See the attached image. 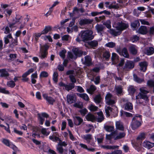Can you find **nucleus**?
<instances>
[{"label":"nucleus","mask_w":154,"mask_h":154,"mask_svg":"<svg viewBox=\"0 0 154 154\" xmlns=\"http://www.w3.org/2000/svg\"><path fill=\"white\" fill-rule=\"evenodd\" d=\"M113 26L116 28L118 31L111 29H110L109 32L112 35L114 36H117L120 35L123 30L127 28L128 25L127 23L121 22L113 24Z\"/></svg>","instance_id":"f257e3e1"},{"label":"nucleus","mask_w":154,"mask_h":154,"mask_svg":"<svg viewBox=\"0 0 154 154\" xmlns=\"http://www.w3.org/2000/svg\"><path fill=\"white\" fill-rule=\"evenodd\" d=\"M29 20V18L28 17L24 19H23L21 16L17 15L15 19L13 20V22L9 24V26L10 28H11L15 24L18 23H21V25L20 26V28H23L25 25L26 22L28 21Z\"/></svg>","instance_id":"f03ea898"},{"label":"nucleus","mask_w":154,"mask_h":154,"mask_svg":"<svg viewBox=\"0 0 154 154\" xmlns=\"http://www.w3.org/2000/svg\"><path fill=\"white\" fill-rule=\"evenodd\" d=\"M142 120V116L140 115H138L133 117L131 123V127L133 130L137 129L141 125Z\"/></svg>","instance_id":"7ed1b4c3"},{"label":"nucleus","mask_w":154,"mask_h":154,"mask_svg":"<svg viewBox=\"0 0 154 154\" xmlns=\"http://www.w3.org/2000/svg\"><path fill=\"white\" fill-rule=\"evenodd\" d=\"M93 32L89 30L85 31H82L79 35V36L80 37L83 41H87L92 39L94 38L92 35Z\"/></svg>","instance_id":"20e7f679"},{"label":"nucleus","mask_w":154,"mask_h":154,"mask_svg":"<svg viewBox=\"0 0 154 154\" xmlns=\"http://www.w3.org/2000/svg\"><path fill=\"white\" fill-rule=\"evenodd\" d=\"M117 52L121 56L125 58H128L129 57V54L127 49L124 48L122 50L120 48H117L116 49Z\"/></svg>","instance_id":"39448f33"},{"label":"nucleus","mask_w":154,"mask_h":154,"mask_svg":"<svg viewBox=\"0 0 154 154\" xmlns=\"http://www.w3.org/2000/svg\"><path fill=\"white\" fill-rule=\"evenodd\" d=\"M42 96L44 99L50 104L53 105L54 103L55 102V99L51 96H48V94H43Z\"/></svg>","instance_id":"423d86ee"},{"label":"nucleus","mask_w":154,"mask_h":154,"mask_svg":"<svg viewBox=\"0 0 154 154\" xmlns=\"http://www.w3.org/2000/svg\"><path fill=\"white\" fill-rule=\"evenodd\" d=\"M49 48V46L47 45H45L41 47V57L43 58L47 57V50Z\"/></svg>","instance_id":"0eeeda50"},{"label":"nucleus","mask_w":154,"mask_h":154,"mask_svg":"<svg viewBox=\"0 0 154 154\" xmlns=\"http://www.w3.org/2000/svg\"><path fill=\"white\" fill-rule=\"evenodd\" d=\"M148 65V63L146 61L141 62L139 64L140 70L143 72H145L146 70Z\"/></svg>","instance_id":"6e6552de"},{"label":"nucleus","mask_w":154,"mask_h":154,"mask_svg":"<svg viewBox=\"0 0 154 154\" xmlns=\"http://www.w3.org/2000/svg\"><path fill=\"white\" fill-rule=\"evenodd\" d=\"M73 122L74 124L76 126L80 125L83 122V119L79 116L73 117Z\"/></svg>","instance_id":"1a4fd4ad"},{"label":"nucleus","mask_w":154,"mask_h":154,"mask_svg":"<svg viewBox=\"0 0 154 154\" xmlns=\"http://www.w3.org/2000/svg\"><path fill=\"white\" fill-rule=\"evenodd\" d=\"M109 4V2H106L105 3L106 6V7H108L109 9H117L119 7V5L118 4H116V2H113L111 5L108 6Z\"/></svg>","instance_id":"9d476101"},{"label":"nucleus","mask_w":154,"mask_h":154,"mask_svg":"<svg viewBox=\"0 0 154 154\" xmlns=\"http://www.w3.org/2000/svg\"><path fill=\"white\" fill-rule=\"evenodd\" d=\"M124 109L130 112L133 109V105L130 102H127L124 105Z\"/></svg>","instance_id":"9b49d317"},{"label":"nucleus","mask_w":154,"mask_h":154,"mask_svg":"<svg viewBox=\"0 0 154 154\" xmlns=\"http://www.w3.org/2000/svg\"><path fill=\"white\" fill-rule=\"evenodd\" d=\"M140 26V23L138 20H135L131 24V28L133 30H137Z\"/></svg>","instance_id":"f8f14e48"},{"label":"nucleus","mask_w":154,"mask_h":154,"mask_svg":"<svg viewBox=\"0 0 154 154\" xmlns=\"http://www.w3.org/2000/svg\"><path fill=\"white\" fill-rule=\"evenodd\" d=\"M134 66V63L131 61H127L125 64V68L128 69H132Z\"/></svg>","instance_id":"ddd939ff"},{"label":"nucleus","mask_w":154,"mask_h":154,"mask_svg":"<svg viewBox=\"0 0 154 154\" xmlns=\"http://www.w3.org/2000/svg\"><path fill=\"white\" fill-rule=\"evenodd\" d=\"M143 144L144 147L148 149H150L154 146V143H151L149 141H144Z\"/></svg>","instance_id":"4468645a"},{"label":"nucleus","mask_w":154,"mask_h":154,"mask_svg":"<svg viewBox=\"0 0 154 154\" xmlns=\"http://www.w3.org/2000/svg\"><path fill=\"white\" fill-rule=\"evenodd\" d=\"M87 120L88 121L94 122L96 119V117L93 114L88 113L86 116Z\"/></svg>","instance_id":"2eb2a0df"},{"label":"nucleus","mask_w":154,"mask_h":154,"mask_svg":"<svg viewBox=\"0 0 154 154\" xmlns=\"http://www.w3.org/2000/svg\"><path fill=\"white\" fill-rule=\"evenodd\" d=\"M97 115L98 116V117H96V119L95 121H97L98 122H101L103 121L104 119L103 115V113L102 112L100 111V112H98L97 113Z\"/></svg>","instance_id":"dca6fc26"},{"label":"nucleus","mask_w":154,"mask_h":154,"mask_svg":"<svg viewBox=\"0 0 154 154\" xmlns=\"http://www.w3.org/2000/svg\"><path fill=\"white\" fill-rule=\"evenodd\" d=\"M144 52L147 55H151L154 53V48L152 47L146 48L144 50Z\"/></svg>","instance_id":"f3484780"},{"label":"nucleus","mask_w":154,"mask_h":154,"mask_svg":"<svg viewBox=\"0 0 154 154\" xmlns=\"http://www.w3.org/2000/svg\"><path fill=\"white\" fill-rule=\"evenodd\" d=\"M72 51L77 57H80L83 54L82 51L77 48H73Z\"/></svg>","instance_id":"a211bd4d"},{"label":"nucleus","mask_w":154,"mask_h":154,"mask_svg":"<svg viewBox=\"0 0 154 154\" xmlns=\"http://www.w3.org/2000/svg\"><path fill=\"white\" fill-rule=\"evenodd\" d=\"M113 109L109 106H108L105 108V111L107 117H109L110 114L112 113Z\"/></svg>","instance_id":"6ab92c4d"},{"label":"nucleus","mask_w":154,"mask_h":154,"mask_svg":"<svg viewBox=\"0 0 154 154\" xmlns=\"http://www.w3.org/2000/svg\"><path fill=\"white\" fill-rule=\"evenodd\" d=\"M0 72L1 77H7L9 76V74L8 72L6 71L5 69H0Z\"/></svg>","instance_id":"aec40b11"},{"label":"nucleus","mask_w":154,"mask_h":154,"mask_svg":"<svg viewBox=\"0 0 154 154\" xmlns=\"http://www.w3.org/2000/svg\"><path fill=\"white\" fill-rule=\"evenodd\" d=\"M136 98L137 100L139 98L142 99L146 101L148 100V98L146 94H142L141 93H139L136 96Z\"/></svg>","instance_id":"412c9836"},{"label":"nucleus","mask_w":154,"mask_h":154,"mask_svg":"<svg viewBox=\"0 0 154 154\" xmlns=\"http://www.w3.org/2000/svg\"><path fill=\"white\" fill-rule=\"evenodd\" d=\"M120 115L122 117L125 116L127 117H133V114L121 110L120 112Z\"/></svg>","instance_id":"4be33fe9"},{"label":"nucleus","mask_w":154,"mask_h":154,"mask_svg":"<svg viewBox=\"0 0 154 154\" xmlns=\"http://www.w3.org/2000/svg\"><path fill=\"white\" fill-rule=\"evenodd\" d=\"M96 87L94 85H92L90 86L89 88L87 89V91L88 93L92 94L96 90Z\"/></svg>","instance_id":"5701e85b"},{"label":"nucleus","mask_w":154,"mask_h":154,"mask_svg":"<svg viewBox=\"0 0 154 154\" xmlns=\"http://www.w3.org/2000/svg\"><path fill=\"white\" fill-rule=\"evenodd\" d=\"M148 30L146 26H141L139 28L138 32L139 33L144 34H146Z\"/></svg>","instance_id":"b1692460"},{"label":"nucleus","mask_w":154,"mask_h":154,"mask_svg":"<svg viewBox=\"0 0 154 154\" xmlns=\"http://www.w3.org/2000/svg\"><path fill=\"white\" fill-rule=\"evenodd\" d=\"M92 20L90 19H81L79 22V24L81 25L91 23Z\"/></svg>","instance_id":"393cba45"},{"label":"nucleus","mask_w":154,"mask_h":154,"mask_svg":"<svg viewBox=\"0 0 154 154\" xmlns=\"http://www.w3.org/2000/svg\"><path fill=\"white\" fill-rule=\"evenodd\" d=\"M18 45L17 38L16 37L15 39L12 38L9 45V46L11 48H13L14 46Z\"/></svg>","instance_id":"a878e982"},{"label":"nucleus","mask_w":154,"mask_h":154,"mask_svg":"<svg viewBox=\"0 0 154 154\" xmlns=\"http://www.w3.org/2000/svg\"><path fill=\"white\" fill-rule=\"evenodd\" d=\"M75 20L74 18H73L71 22L69 24V27L67 28V31L69 33L71 32L72 31V27L74 25Z\"/></svg>","instance_id":"bb28decb"},{"label":"nucleus","mask_w":154,"mask_h":154,"mask_svg":"<svg viewBox=\"0 0 154 154\" xmlns=\"http://www.w3.org/2000/svg\"><path fill=\"white\" fill-rule=\"evenodd\" d=\"M102 100V97L100 94H99L96 95L94 97V102L97 104L100 103Z\"/></svg>","instance_id":"cd10ccee"},{"label":"nucleus","mask_w":154,"mask_h":154,"mask_svg":"<svg viewBox=\"0 0 154 154\" xmlns=\"http://www.w3.org/2000/svg\"><path fill=\"white\" fill-rule=\"evenodd\" d=\"M67 97V101L70 102L71 103H74L76 101V99L74 97L73 95H68Z\"/></svg>","instance_id":"c85d7f7f"},{"label":"nucleus","mask_w":154,"mask_h":154,"mask_svg":"<svg viewBox=\"0 0 154 154\" xmlns=\"http://www.w3.org/2000/svg\"><path fill=\"white\" fill-rule=\"evenodd\" d=\"M145 134L144 133H141L137 138V140L139 142H142V141L145 138Z\"/></svg>","instance_id":"c756f323"},{"label":"nucleus","mask_w":154,"mask_h":154,"mask_svg":"<svg viewBox=\"0 0 154 154\" xmlns=\"http://www.w3.org/2000/svg\"><path fill=\"white\" fill-rule=\"evenodd\" d=\"M75 85L73 83H69L68 85H66L65 87V89L69 91L70 90L74 88L75 87Z\"/></svg>","instance_id":"7c9ffc66"},{"label":"nucleus","mask_w":154,"mask_h":154,"mask_svg":"<svg viewBox=\"0 0 154 154\" xmlns=\"http://www.w3.org/2000/svg\"><path fill=\"white\" fill-rule=\"evenodd\" d=\"M129 50L131 54H136L137 52V48L134 45H132L130 47Z\"/></svg>","instance_id":"2f4dec72"},{"label":"nucleus","mask_w":154,"mask_h":154,"mask_svg":"<svg viewBox=\"0 0 154 154\" xmlns=\"http://www.w3.org/2000/svg\"><path fill=\"white\" fill-rule=\"evenodd\" d=\"M77 94L78 96L83 99L85 100L88 101L89 100V98L87 94L85 93H77Z\"/></svg>","instance_id":"473e14b6"},{"label":"nucleus","mask_w":154,"mask_h":154,"mask_svg":"<svg viewBox=\"0 0 154 154\" xmlns=\"http://www.w3.org/2000/svg\"><path fill=\"white\" fill-rule=\"evenodd\" d=\"M95 28L98 33H100L102 31L104 27L102 25L97 24L95 27Z\"/></svg>","instance_id":"72a5a7b5"},{"label":"nucleus","mask_w":154,"mask_h":154,"mask_svg":"<svg viewBox=\"0 0 154 154\" xmlns=\"http://www.w3.org/2000/svg\"><path fill=\"white\" fill-rule=\"evenodd\" d=\"M116 128L118 130L123 131L124 129V127L122 125L120 124L119 122H117L116 124Z\"/></svg>","instance_id":"f704fd0d"},{"label":"nucleus","mask_w":154,"mask_h":154,"mask_svg":"<svg viewBox=\"0 0 154 154\" xmlns=\"http://www.w3.org/2000/svg\"><path fill=\"white\" fill-rule=\"evenodd\" d=\"M89 45L92 48H94V47L97 46L98 45V42L97 41L94 40L89 43Z\"/></svg>","instance_id":"c9c22d12"},{"label":"nucleus","mask_w":154,"mask_h":154,"mask_svg":"<svg viewBox=\"0 0 154 154\" xmlns=\"http://www.w3.org/2000/svg\"><path fill=\"white\" fill-rule=\"evenodd\" d=\"M51 30V26H45V29L41 31L42 34H46L50 31Z\"/></svg>","instance_id":"e433bc0d"},{"label":"nucleus","mask_w":154,"mask_h":154,"mask_svg":"<svg viewBox=\"0 0 154 154\" xmlns=\"http://www.w3.org/2000/svg\"><path fill=\"white\" fill-rule=\"evenodd\" d=\"M85 61L84 64L88 66H89L92 64V58H85Z\"/></svg>","instance_id":"4c0bfd02"},{"label":"nucleus","mask_w":154,"mask_h":154,"mask_svg":"<svg viewBox=\"0 0 154 154\" xmlns=\"http://www.w3.org/2000/svg\"><path fill=\"white\" fill-rule=\"evenodd\" d=\"M15 82L13 80H11L7 82V85L9 87L11 88H14L15 85Z\"/></svg>","instance_id":"58836bf2"},{"label":"nucleus","mask_w":154,"mask_h":154,"mask_svg":"<svg viewBox=\"0 0 154 154\" xmlns=\"http://www.w3.org/2000/svg\"><path fill=\"white\" fill-rule=\"evenodd\" d=\"M104 128L107 131L110 132L113 130L114 127L113 126L107 125L104 127Z\"/></svg>","instance_id":"ea45409f"},{"label":"nucleus","mask_w":154,"mask_h":154,"mask_svg":"<svg viewBox=\"0 0 154 154\" xmlns=\"http://www.w3.org/2000/svg\"><path fill=\"white\" fill-rule=\"evenodd\" d=\"M58 74L57 72H54L53 75V81L56 83L58 81Z\"/></svg>","instance_id":"a19ab883"},{"label":"nucleus","mask_w":154,"mask_h":154,"mask_svg":"<svg viewBox=\"0 0 154 154\" xmlns=\"http://www.w3.org/2000/svg\"><path fill=\"white\" fill-rule=\"evenodd\" d=\"M99 137L97 138L98 143H100L103 142L104 139L103 136L101 134H100L97 136Z\"/></svg>","instance_id":"79ce46f5"},{"label":"nucleus","mask_w":154,"mask_h":154,"mask_svg":"<svg viewBox=\"0 0 154 154\" xmlns=\"http://www.w3.org/2000/svg\"><path fill=\"white\" fill-rule=\"evenodd\" d=\"M2 142L5 144L6 146L9 147L11 144L12 143H10L9 140L7 139L4 138L3 139Z\"/></svg>","instance_id":"37998d69"},{"label":"nucleus","mask_w":154,"mask_h":154,"mask_svg":"<svg viewBox=\"0 0 154 154\" xmlns=\"http://www.w3.org/2000/svg\"><path fill=\"white\" fill-rule=\"evenodd\" d=\"M79 112L80 113L82 116H84L87 113L88 111L86 108H82L80 110Z\"/></svg>","instance_id":"c03bdc74"},{"label":"nucleus","mask_w":154,"mask_h":154,"mask_svg":"<svg viewBox=\"0 0 154 154\" xmlns=\"http://www.w3.org/2000/svg\"><path fill=\"white\" fill-rule=\"evenodd\" d=\"M116 45V43L113 42H108L105 45V46L109 48H113L115 47Z\"/></svg>","instance_id":"a18cd8bd"},{"label":"nucleus","mask_w":154,"mask_h":154,"mask_svg":"<svg viewBox=\"0 0 154 154\" xmlns=\"http://www.w3.org/2000/svg\"><path fill=\"white\" fill-rule=\"evenodd\" d=\"M125 135V134L124 132L120 133L115 138V140L121 139L124 137Z\"/></svg>","instance_id":"49530a36"},{"label":"nucleus","mask_w":154,"mask_h":154,"mask_svg":"<svg viewBox=\"0 0 154 154\" xmlns=\"http://www.w3.org/2000/svg\"><path fill=\"white\" fill-rule=\"evenodd\" d=\"M118 147L117 146H111L107 145L103 146V148L107 149H114Z\"/></svg>","instance_id":"de8ad7c7"},{"label":"nucleus","mask_w":154,"mask_h":154,"mask_svg":"<svg viewBox=\"0 0 154 154\" xmlns=\"http://www.w3.org/2000/svg\"><path fill=\"white\" fill-rule=\"evenodd\" d=\"M48 75V73L45 71H42L40 75V77L46 78L47 77Z\"/></svg>","instance_id":"09e8293b"},{"label":"nucleus","mask_w":154,"mask_h":154,"mask_svg":"<svg viewBox=\"0 0 154 154\" xmlns=\"http://www.w3.org/2000/svg\"><path fill=\"white\" fill-rule=\"evenodd\" d=\"M74 106L77 108L82 109L83 107V105L82 103H75L73 105Z\"/></svg>","instance_id":"8fccbe9b"},{"label":"nucleus","mask_w":154,"mask_h":154,"mask_svg":"<svg viewBox=\"0 0 154 154\" xmlns=\"http://www.w3.org/2000/svg\"><path fill=\"white\" fill-rule=\"evenodd\" d=\"M0 93L5 94H9V92L8 91L6 90L5 88L0 87Z\"/></svg>","instance_id":"3c124183"},{"label":"nucleus","mask_w":154,"mask_h":154,"mask_svg":"<svg viewBox=\"0 0 154 154\" xmlns=\"http://www.w3.org/2000/svg\"><path fill=\"white\" fill-rule=\"evenodd\" d=\"M4 12L6 16H9L11 14L12 12V10L11 9H6L4 11Z\"/></svg>","instance_id":"603ef678"},{"label":"nucleus","mask_w":154,"mask_h":154,"mask_svg":"<svg viewBox=\"0 0 154 154\" xmlns=\"http://www.w3.org/2000/svg\"><path fill=\"white\" fill-rule=\"evenodd\" d=\"M112 113H113L112 114L114 117L117 116L118 113V110L117 107H115L113 109Z\"/></svg>","instance_id":"864d4df0"},{"label":"nucleus","mask_w":154,"mask_h":154,"mask_svg":"<svg viewBox=\"0 0 154 154\" xmlns=\"http://www.w3.org/2000/svg\"><path fill=\"white\" fill-rule=\"evenodd\" d=\"M106 102L107 105L109 106L113 105L115 103V100H114L112 99L108 100L106 101Z\"/></svg>","instance_id":"5fc2aeb1"},{"label":"nucleus","mask_w":154,"mask_h":154,"mask_svg":"<svg viewBox=\"0 0 154 154\" xmlns=\"http://www.w3.org/2000/svg\"><path fill=\"white\" fill-rule=\"evenodd\" d=\"M128 90L129 93L132 94H134L136 91L135 89L132 86L129 87Z\"/></svg>","instance_id":"6e6d98bb"},{"label":"nucleus","mask_w":154,"mask_h":154,"mask_svg":"<svg viewBox=\"0 0 154 154\" xmlns=\"http://www.w3.org/2000/svg\"><path fill=\"white\" fill-rule=\"evenodd\" d=\"M112 95L109 92H108L106 94L105 97V101L112 99Z\"/></svg>","instance_id":"4d7b16f0"},{"label":"nucleus","mask_w":154,"mask_h":154,"mask_svg":"<svg viewBox=\"0 0 154 154\" xmlns=\"http://www.w3.org/2000/svg\"><path fill=\"white\" fill-rule=\"evenodd\" d=\"M38 119L39 120L40 124L42 125L45 121V119L42 117L40 114H38Z\"/></svg>","instance_id":"13d9d810"},{"label":"nucleus","mask_w":154,"mask_h":154,"mask_svg":"<svg viewBox=\"0 0 154 154\" xmlns=\"http://www.w3.org/2000/svg\"><path fill=\"white\" fill-rule=\"evenodd\" d=\"M92 135L91 134H87L86 135H84V138L87 140H91L92 139Z\"/></svg>","instance_id":"bf43d9fd"},{"label":"nucleus","mask_w":154,"mask_h":154,"mask_svg":"<svg viewBox=\"0 0 154 154\" xmlns=\"http://www.w3.org/2000/svg\"><path fill=\"white\" fill-rule=\"evenodd\" d=\"M69 77L71 81L72 82L71 83H73L74 84H75V83L76 82V80L74 76L73 75H70Z\"/></svg>","instance_id":"052dcab7"},{"label":"nucleus","mask_w":154,"mask_h":154,"mask_svg":"<svg viewBox=\"0 0 154 154\" xmlns=\"http://www.w3.org/2000/svg\"><path fill=\"white\" fill-rule=\"evenodd\" d=\"M103 56L104 58H109L110 56V54L109 51H106L103 53Z\"/></svg>","instance_id":"680f3d73"},{"label":"nucleus","mask_w":154,"mask_h":154,"mask_svg":"<svg viewBox=\"0 0 154 154\" xmlns=\"http://www.w3.org/2000/svg\"><path fill=\"white\" fill-rule=\"evenodd\" d=\"M103 24L108 28H110L111 27V22L110 20H107Z\"/></svg>","instance_id":"e2e57ef3"},{"label":"nucleus","mask_w":154,"mask_h":154,"mask_svg":"<svg viewBox=\"0 0 154 154\" xmlns=\"http://www.w3.org/2000/svg\"><path fill=\"white\" fill-rule=\"evenodd\" d=\"M98 107L95 106L91 105L89 107V109L91 111H95L97 110Z\"/></svg>","instance_id":"0e129e2a"},{"label":"nucleus","mask_w":154,"mask_h":154,"mask_svg":"<svg viewBox=\"0 0 154 154\" xmlns=\"http://www.w3.org/2000/svg\"><path fill=\"white\" fill-rule=\"evenodd\" d=\"M148 85L150 87H152L154 86V82L152 80H148L147 82Z\"/></svg>","instance_id":"69168bd1"},{"label":"nucleus","mask_w":154,"mask_h":154,"mask_svg":"<svg viewBox=\"0 0 154 154\" xmlns=\"http://www.w3.org/2000/svg\"><path fill=\"white\" fill-rule=\"evenodd\" d=\"M116 91L118 94H120L122 92V88L121 86H118L116 88Z\"/></svg>","instance_id":"338daca9"},{"label":"nucleus","mask_w":154,"mask_h":154,"mask_svg":"<svg viewBox=\"0 0 154 154\" xmlns=\"http://www.w3.org/2000/svg\"><path fill=\"white\" fill-rule=\"evenodd\" d=\"M66 51L65 50H62L60 52V57L62 58H64L65 57V54L66 53Z\"/></svg>","instance_id":"774afa93"}]
</instances>
